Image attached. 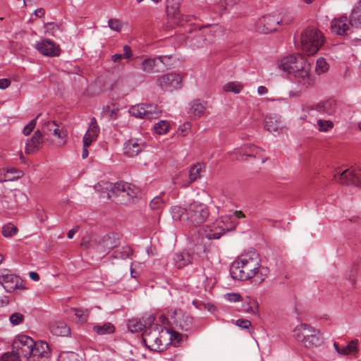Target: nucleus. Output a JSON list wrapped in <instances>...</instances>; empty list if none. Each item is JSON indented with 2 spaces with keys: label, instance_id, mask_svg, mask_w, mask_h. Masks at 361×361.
<instances>
[{
  "label": "nucleus",
  "instance_id": "nucleus-1",
  "mask_svg": "<svg viewBox=\"0 0 361 361\" xmlns=\"http://www.w3.org/2000/svg\"><path fill=\"white\" fill-rule=\"evenodd\" d=\"M231 276L238 280L247 281L255 279V281L262 283L268 274V269L262 266L261 258L255 251H249L241 254L232 263Z\"/></svg>",
  "mask_w": 361,
  "mask_h": 361
},
{
  "label": "nucleus",
  "instance_id": "nucleus-2",
  "mask_svg": "<svg viewBox=\"0 0 361 361\" xmlns=\"http://www.w3.org/2000/svg\"><path fill=\"white\" fill-rule=\"evenodd\" d=\"M279 68L292 75L293 83L300 91L311 87L315 82L310 63L300 54L283 58L279 63Z\"/></svg>",
  "mask_w": 361,
  "mask_h": 361
},
{
  "label": "nucleus",
  "instance_id": "nucleus-3",
  "mask_svg": "<svg viewBox=\"0 0 361 361\" xmlns=\"http://www.w3.org/2000/svg\"><path fill=\"white\" fill-rule=\"evenodd\" d=\"M171 214L174 221H184L188 224L197 226L207 220L209 211L206 204L193 200L186 207L179 205L171 207Z\"/></svg>",
  "mask_w": 361,
  "mask_h": 361
},
{
  "label": "nucleus",
  "instance_id": "nucleus-4",
  "mask_svg": "<svg viewBox=\"0 0 361 361\" xmlns=\"http://www.w3.org/2000/svg\"><path fill=\"white\" fill-rule=\"evenodd\" d=\"M180 334L156 325L152 329H146L142 333V341L151 350L161 352L172 341L179 340Z\"/></svg>",
  "mask_w": 361,
  "mask_h": 361
},
{
  "label": "nucleus",
  "instance_id": "nucleus-5",
  "mask_svg": "<svg viewBox=\"0 0 361 361\" xmlns=\"http://www.w3.org/2000/svg\"><path fill=\"white\" fill-rule=\"evenodd\" d=\"M102 186V189L109 191L107 193L108 198L121 204L130 202L140 192V189L135 185L124 182H117L114 184L102 182L95 185L94 188L99 190Z\"/></svg>",
  "mask_w": 361,
  "mask_h": 361
},
{
  "label": "nucleus",
  "instance_id": "nucleus-6",
  "mask_svg": "<svg viewBox=\"0 0 361 361\" xmlns=\"http://www.w3.org/2000/svg\"><path fill=\"white\" fill-rule=\"evenodd\" d=\"M300 39L302 50L307 56L315 54L324 42L322 32L314 27L305 30Z\"/></svg>",
  "mask_w": 361,
  "mask_h": 361
},
{
  "label": "nucleus",
  "instance_id": "nucleus-7",
  "mask_svg": "<svg viewBox=\"0 0 361 361\" xmlns=\"http://www.w3.org/2000/svg\"><path fill=\"white\" fill-rule=\"evenodd\" d=\"M295 339L307 348H314L322 345L323 338L320 331L305 324L298 325L293 330Z\"/></svg>",
  "mask_w": 361,
  "mask_h": 361
},
{
  "label": "nucleus",
  "instance_id": "nucleus-8",
  "mask_svg": "<svg viewBox=\"0 0 361 361\" xmlns=\"http://www.w3.org/2000/svg\"><path fill=\"white\" fill-rule=\"evenodd\" d=\"M236 223L231 220L229 216H224L216 219L212 225L204 228V234L209 240L219 239L226 231L235 228Z\"/></svg>",
  "mask_w": 361,
  "mask_h": 361
},
{
  "label": "nucleus",
  "instance_id": "nucleus-9",
  "mask_svg": "<svg viewBox=\"0 0 361 361\" xmlns=\"http://www.w3.org/2000/svg\"><path fill=\"white\" fill-rule=\"evenodd\" d=\"M337 109V104L334 99H327L317 103L313 106H308L303 108L304 113L302 118L317 116L327 117L334 116Z\"/></svg>",
  "mask_w": 361,
  "mask_h": 361
},
{
  "label": "nucleus",
  "instance_id": "nucleus-10",
  "mask_svg": "<svg viewBox=\"0 0 361 361\" xmlns=\"http://www.w3.org/2000/svg\"><path fill=\"white\" fill-rule=\"evenodd\" d=\"M37 343L28 336L20 335L14 340L12 347L21 357L26 360Z\"/></svg>",
  "mask_w": 361,
  "mask_h": 361
},
{
  "label": "nucleus",
  "instance_id": "nucleus-11",
  "mask_svg": "<svg viewBox=\"0 0 361 361\" xmlns=\"http://www.w3.org/2000/svg\"><path fill=\"white\" fill-rule=\"evenodd\" d=\"M37 343L28 336L20 335L14 340L12 347L21 357L26 360Z\"/></svg>",
  "mask_w": 361,
  "mask_h": 361
},
{
  "label": "nucleus",
  "instance_id": "nucleus-12",
  "mask_svg": "<svg viewBox=\"0 0 361 361\" xmlns=\"http://www.w3.org/2000/svg\"><path fill=\"white\" fill-rule=\"evenodd\" d=\"M283 23L279 15H267L259 18L255 23V29L260 33L276 31L279 25Z\"/></svg>",
  "mask_w": 361,
  "mask_h": 361
},
{
  "label": "nucleus",
  "instance_id": "nucleus-13",
  "mask_svg": "<svg viewBox=\"0 0 361 361\" xmlns=\"http://www.w3.org/2000/svg\"><path fill=\"white\" fill-rule=\"evenodd\" d=\"M334 179L343 185H358L361 182L360 171L346 169L341 171L338 169L335 171Z\"/></svg>",
  "mask_w": 361,
  "mask_h": 361
},
{
  "label": "nucleus",
  "instance_id": "nucleus-14",
  "mask_svg": "<svg viewBox=\"0 0 361 361\" xmlns=\"http://www.w3.org/2000/svg\"><path fill=\"white\" fill-rule=\"evenodd\" d=\"M157 82L161 90L171 92L180 88L181 78L178 74L171 73L159 76Z\"/></svg>",
  "mask_w": 361,
  "mask_h": 361
},
{
  "label": "nucleus",
  "instance_id": "nucleus-15",
  "mask_svg": "<svg viewBox=\"0 0 361 361\" xmlns=\"http://www.w3.org/2000/svg\"><path fill=\"white\" fill-rule=\"evenodd\" d=\"M34 47L42 54L46 56H58L60 54V47L54 41L43 39L37 42Z\"/></svg>",
  "mask_w": 361,
  "mask_h": 361
},
{
  "label": "nucleus",
  "instance_id": "nucleus-16",
  "mask_svg": "<svg viewBox=\"0 0 361 361\" xmlns=\"http://www.w3.org/2000/svg\"><path fill=\"white\" fill-rule=\"evenodd\" d=\"M170 59V56H159L153 59H145L141 63L142 70L147 73H159L162 71L165 67L164 59Z\"/></svg>",
  "mask_w": 361,
  "mask_h": 361
},
{
  "label": "nucleus",
  "instance_id": "nucleus-17",
  "mask_svg": "<svg viewBox=\"0 0 361 361\" xmlns=\"http://www.w3.org/2000/svg\"><path fill=\"white\" fill-rule=\"evenodd\" d=\"M51 350L49 345L44 341L38 342L25 361H49Z\"/></svg>",
  "mask_w": 361,
  "mask_h": 361
},
{
  "label": "nucleus",
  "instance_id": "nucleus-18",
  "mask_svg": "<svg viewBox=\"0 0 361 361\" xmlns=\"http://www.w3.org/2000/svg\"><path fill=\"white\" fill-rule=\"evenodd\" d=\"M170 318L173 325L183 331H188L192 326V318L180 310H173L170 314Z\"/></svg>",
  "mask_w": 361,
  "mask_h": 361
},
{
  "label": "nucleus",
  "instance_id": "nucleus-19",
  "mask_svg": "<svg viewBox=\"0 0 361 361\" xmlns=\"http://www.w3.org/2000/svg\"><path fill=\"white\" fill-rule=\"evenodd\" d=\"M147 147L145 141L142 138H132L128 140L123 146L125 155L133 157L144 151Z\"/></svg>",
  "mask_w": 361,
  "mask_h": 361
},
{
  "label": "nucleus",
  "instance_id": "nucleus-20",
  "mask_svg": "<svg viewBox=\"0 0 361 361\" xmlns=\"http://www.w3.org/2000/svg\"><path fill=\"white\" fill-rule=\"evenodd\" d=\"M350 25V19L348 20L346 15H342L331 20V30L338 35H347Z\"/></svg>",
  "mask_w": 361,
  "mask_h": 361
},
{
  "label": "nucleus",
  "instance_id": "nucleus-21",
  "mask_svg": "<svg viewBox=\"0 0 361 361\" xmlns=\"http://www.w3.org/2000/svg\"><path fill=\"white\" fill-rule=\"evenodd\" d=\"M20 282V279L9 273L8 271H0V283L6 290V291L11 293L15 290Z\"/></svg>",
  "mask_w": 361,
  "mask_h": 361
},
{
  "label": "nucleus",
  "instance_id": "nucleus-22",
  "mask_svg": "<svg viewBox=\"0 0 361 361\" xmlns=\"http://www.w3.org/2000/svg\"><path fill=\"white\" fill-rule=\"evenodd\" d=\"M264 128L267 130L279 134L284 128V123L281 116L278 114H271L264 119Z\"/></svg>",
  "mask_w": 361,
  "mask_h": 361
},
{
  "label": "nucleus",
  "instance_id": "nucleus-23",
  "mask_svg": "<svg viewBox=\"0 0 361 361\" xmlns=\"http://www.w3.org/2000/svg\"><path fill=\"white\" fill-rule=\"evenodd\" d=\"M43 143L41 130H37L30 139L25 142V152L27 154H34L38 152Z\"/></svg>",
  "mask_w": 361,
  "mask_h": 361
},
{
  "label": "nucleus",
  "instance_id": "nucleus-24",
  "mask_svg": "<svg viewBox=\"0 0 361 361\" xmlns=\"http://www.w3.org/2000/svg\"><path fill=\"white\" fill-rule=\"evenodd\" d=\"M307 119L308 122L314 123L317 129L322 133H328L334 127V122L330 119H326V117L317 116L307 117Z\"/></svg>",
  "mask_w": 361,
  "mask_h": 361
},
{
  "label": "nucleus",
  "instance_id": "nucleus-25",
  "mask_svg": "<svg viewBox=\"0 0 361 361\" xmlns=\"http://www.w3.org/2000/svg\"><path fill=\"white\" fill-rule=\"evenodd\" d=\"M154 320L153 316H149L146 319L144 317L142 319H132L128 322L127 326L131 332H137L142 331L144 328L147 329V326L152 324Z\"/></svg>",
  "mask_w": 361,
  "mask_h": 361
},
{
  "label": "nucleus",
  "instance_id": "nucleus-26",
  "mask_svg": "<svg viewBox=\"0 0 361 361\" xmlns=\"http://www.w3.org/2000/svg\"><path fill=\"white\" fill-rule=\"evenodd\" d=\"M201 31L208 46L214 44L216 38L222 35V30L218 25L206 26Z\"/></svg>",
  "mask_w": 361,
  "mask_h": 361
},
{
  "label": "nucleus",
  "instance_id": "nucleus-27",
  "mask_svg": "<svg viewBox=\"0 0 361 361\" xmlns=\"http://www.w3.org/2000/svg\"><path fill=\"white\" fill-rule=\"evenodd\" d=\"M42 130L47 135H53L59 139H63L66 135L62 128L54 121H46L43 123Z\"/></svg>",
  "mask_w": 361,
  "mask_h": 361
},
{
  "label": "nucleus",
  "instance_id": "nucleus-28",
  "mask_svg": "<svg viewBox=\"0 0 361 361\" xmlns=\"http://www.w3.org/2000/svg\"><path fill=\"white\" fill-rule=\"evenodd\" d=\"M192 261L193 255L185 250L177 252L173 256V263L178 269H181L190 264H192Z\"/></svg>",
  "mask_w": 361,
  "mask_h": 361
},
{
  "label": "nucleus",
  "instance_id": "nucleus-29",
  "mask_svg": "<svg viewBox=\"0 0 361 361\" xmlns=\"http://www.w3.org/2000/svg\"><path fill=\"white\" fill-rule=\"evenodd\" d=\"M50 331L57 336H66L70 334V329L63 322H55L50 326Z\"/></svg>",
  "mask_w": 361,
  "mask_h": 361
},
{
  "label": "nucleus",
  "instance_id": "nucleus-30",
  "mask_svg": "<svg viewBox=\"0 0 361 361\" xmlns=\"http://www.w3.org/2000/svg\"><path fill=\"white\" fill-rule=\"evenodd\" d=\"M204 111L205 106L199 99H195L190 103L189 114L191 116L200 118Z\"/></svg>",
  "mask_w": 361,
  "mask_h": 361
},
{
  "label": "nucleus",
  "instance_id": "nucleus-31",
  "mask_svg": "<svg viewBox=\"0 0 361 361\" xmlns=\"http://www.w3.org/2000/svg\"><path fill=\"white\" fill-rule=\"evenodd\" d=\"M68 313L70 315L75 317V321L80 324H85L87 322L90 312L87 310H82L78 308H70L68 310Z\"/></svg>",
  "mask_w": 361,
  "mask_h": 361
},
{
  "label": "nucleus",
  "instance_id": "nucleus-32",
  "mask_svg": "<svg viewBox=\"0 0 361 361\" xmlns=\"http://www.w3.org/2000/svg\"><path fill=\"white\" fill-rule=\"evenodd\" d=\"M93 331L98 335L113 334L115 331L114 326L109 322L103 324H97L93 326Z\"/></svg>",
  "mask_w": 361,
  "mask_h": 361
},
{
  "label": "nucleus",
  "instance_id": "nucleus-33",
  "mask_svg": "<svg viewBox=\"0 0 361 361\" xmlns=\"http://www.w3.org/2000/svg\"><path fill=\"white\" fill-rule=\"evenodd\" d=\"M244 87V85L240 82L231 81L226 82L222 87L224 92L239 94Z\"/></svg>",
  "mask_w": 361,
  "mask_h": 361
},
{
  "label": "nucleus",
  "instance_id": "nucleus-34",
  "mask_svg": "<svg viewBox=\"0 0 361 361\" xmlns=\"http://www.w3.org/2000/svg\"><path fill=\"white\" fill-rule=\"evenodd\" d=\"M145 119H154L157 118L161 114L160 110L157 105L145 104Z\"/></svg>",
  "mask_w": 361,
  "mask_h": 361
},
{
  "label": "nucleus",
  "instance_id": "nucleus-35",
  "mask_svg": "<svg viewBox=\"0 0 361 361\" xmlns=\"http://www.w3.org/2000/svg\"><path fill=\"white\" fill-rule=\"evenodd\" d=\"M350 19L351 25L361 26V0L353 9Z\"/></svg>",
  "mask_w": 361,
  "mask_h": 361
},
{
  "label": "nucleus",
  "instance_id": "nucleus-36",
  "mask_svg": "<svg viewBox=\"0 0 361 361\" xmlns=\"http://www.w3.org/2000/svg\"><path fill=\"white\" fill-rule=\"evenodd\" d=\"M263 150L261 148L252 145H250L245 147L243 153L239 152V156L246 155L247 157L257 158V157L260 156Z\"/></svg>",
  "mask_w": 361,
  "mask_h": 361
},
{
  "label": "nucleus",
  "instance_id": "nucleus-37",
  "mask_svg": "<svg viewBox=\"0 0 361 361\" xmlns=\"http://www.w3.org/2000/svg\"><path fill=\"white\" fill-rule=\"evenodd\" d=\"M133 56L131 47L128 45L123 47V54H115L112 55L111 59L114 63H120L123 59H130Z\"/></svg>",
  "mask_w": 361,
  "mask_h": 361
},
{
  "label": "nucleus",
  "instance_id": "nucleus-38",
  "mask_svg": "<svg viewBox=\"0 0 361 361\" xmlns=\"http://www.w3.org/2000/svg\"><path fill=\"white\" fill-rule=\"evenodd\" d=\"M203 166L201 164L197 163L192 165L189 170V183H192L200 178Z\"/></svg>",
  "mask_w": 361,
  "mask_h": 361
},
{
  "label": "nucleus",
  "instance_id": "nucleus-39",
  "mask_svg": "<svg viewBox=\"0 0 361 361\" xmlns=\"http://www.w3.org/2000/svg\"><path fill=\"white\" fill-rule=\"evenodd\" d=\"M191 46L194 49L203 48L208 46L201 30L197 32L195 35L191 39Z\"/></svg>",
  "mask_w": 361,
  "mask_h": 361
},
{
  "label": "nucleus",
  "instance_id": "nucleus-40",
  "mask_svg": "<svg viewBox=\"0 0 361 361\" xmlns=\"http://www.w3.org/2000/svg\"><path fill=\"white\" fill-rule=\"evenodd\" d=\"M118 244V239L115 235H106L102 240V246L105 247L104 251H109L117 247Z\"/></svg>",
  "mask_w": 361,
  "mask_h": 361
},
{
  "label": "nucleus",
  "instance_id": "nucleus-41",
  "mask_svg": "<svg viewBox=\"0 0 361 361\" xmlns=\"http://www.w3.org/2000/svg\"><path fill=\"white\" fill-rule=\"evenodd\" d=\"M145 104H137L131 106L129 109V113L130 115L140 118L145 119Z\"/></svg>",
  "mask_w": 361,
  "mask_h": 361
},
{
  "label": "nucleus",
  "instance_id": "nucleus-42",
  "mask_svg": "<svg viewBox=\"0 0 361 361\" xmlns=\"http://www.w3.org/2000/svg\"><path fill=\"white\" fill-rule=\"evenodd\" d=\"M329 65L323 57L319 58L316 61L315 72L318 75L323 74L329 71Z\"/></svg>",
  "mask_w": 361,
  "mask_h": 361
},
{
  "label": "nucleus",
  "instance_id": "nucleus-43",
  "mask_svg": "<svg viewBox=\"0 0 361 361\" xmlns=\"http://www.w3.org/2000/svg\"><path fill=\"white\" fill-rule=\"evenodd\" d=\"M133 255V250L129 246L123 247L121 250H116L114 253V258L125 259Z\"/></svg>",
  "mask_w": 361,
  "mask_h": 361
},
{
  "label": "nucleus",
  "instance_id": "nucleus-44",
  "mask_svg": "<svg viewBox=\"0 0 361 361\" xmlns=\"http://www.w3.org/2000/svg\"><path fill=\"white\" fill-rule=\"evenodd\" d=\"M169 126L170 125L168 121L161 120L155 123L154 129L156 133L164 135L169 131Z\"/></svg>",
  "mask_w": 361,
  "mask_h": 361
},
{
  "label": "nucleus",
  "instance_id": "nucleus-45",
  "mask_svg": "<svg viewBox=\"0 0 361 361\" xmlns=\"http://www.w3.org/2000/svg\"><path fill=\"white\" fill-rule=\"evenodd\" d=\"M243 310L247 313L256 314L257 312V302L255 300H246L243 304Z\"/></svg>",
  "mask_w": 361,
  "mask_h": 361
},
{
  "label": "nucleus",
  "instance_id": "nucleus-46",
  "mask_svg": "<svg viewBox=\"0 0 361 361\" xmlns=\"http://www.w3.org/2000/svg\"><path fill=\"white\" fill-rule=\"evenodd\" d=\"M18 228L12 224H8L4 226L2 228V235L6 237H13L17 234Z\"/></svg>",
  "mask_w": 361,
  "mask_h": 361
},
{
  "label": "nucleus",
  "instance_id": "nucleus-47",
  "mask_svg": "<svg viewBox=\"0 0 361 361\" xmlns=\"http://www.w3.org/2000/svg\"><path fill=\"white\" fill-rule=\"evenodd\" d=\"M103 109L108 114L111 119L116 120L118 117L119 109L114 104L107 105Z\"/></svg>",
  "mask_w": 361,
  "mask_h": 361
},
{
  "label": "nucleus",
  "instance_id": "nucleus-48",
  "mask_svg": "<svg viewBox=\"0 0 361 361\" xmlns=\"http://www.w3.org/2000/svg\"><path fill=\"white\" fill-rule=\"evenodd\" d=\"M13 196L17 206L24 205L27 202L28 198L23 192L16 190Z\"/></svg>",
  "mask_w": 361,
  "mask_h": 361
},
{
  "label": "nucleus",
  "instance_id": "nucleus-49",
  "mask_svg": "<svg viewBox=\"0 0 361 361\" xmlns=\"http://www.w3.org/2000/svg\"><path fill=\"white\" fill-rule=\"evenodd\" d=\"M99 131H100V128H99V126L97 123L96 118H92L90 125H89V128L87 130V132L88 133V135L92 134V135H93V136L98 137Z\"/></svg>",
  "mask_w": 361,
  "mask_h": 361
},
{
  "label": "nucleus",
  "instance_id": "nucleus-50",
  "mask_svg": "<svg viewBox=\"0 0 361 361\" xmlns=\"http://www.w3.org/2000/svg\"><path fill=\"white\" fill-rule=\"evenodd\" d=\"M357 350V341H352L348 345L341 348L339 354L341 355H348Z\"/></svg>",
  "mask_w": 361,
  "mask_h": 361
},
{
  "label": "nucleus",
  "instance_id": "nucleus-51",
  "mask_svg": "<svg viewBox=\"0 0 361 361\" xmlns=\"http://www.w3.org/2000/svg\"><path fill=\"white\" fill-rule=\"evenodd\" d=\"M20 356L13 350L11 353H6L1 357V361H21Z\"/></svg>",
  "mask_w": 361,
  "mask_h": 361
},
{
  "label": "nucleus",
  "instance_id": "nucleus-52",
  "mask_svg": "<svg viewBox=\"0 0 361 361\" xmlns=\"http://www.w3.org/2000/svg\"><path fill=\"white\" fill-rule=\"evenodd\" d=\"M40 116V114H38L35 118H33L32 120H31L25 127L23 129V133L25 135V136H27L29 135L31 132L34 130L35 126H36V123H37V118Z\"/></svg>",
  "mask_w": 361,
  "mask_h": 361
},
{
  "label": "nucleus",
  "instance_id": "nucleus-53",
  "mask_svg": "<svg viewBox=\"0 0 361 361\" xmlns=\"http://www.w3.org/2000/svg\"><path fill=\"white\" fill-rule=\"evenodd\" d=\"M23 319H24V316L23 314H21L20 312L13 313L9 317V320H10L11 323L14 326L18 325L20 323H22Z\"/></svg>",
  "mask_w": 361,
  "mask_h": 361
},
{
  "label": "nucleus",
  "instance_id": "nucleus-54",
  "mask_svg": "<svg viewBox=\"0 0 361 361\" xmlns=\"http://www.w3.org/2000/svg\"><path fill=\"white\" fill-rule=\"evenodd\" d=\"M109 27L114 31L120 32L122 28V23L118 19H109L108 21Z\"/></svg>",
  "mask_w": 361,
  "mask_h": 361
},
{
  "label": "nucleus",
  "instance_id": "nucleus-55",
  "mask_svg": "<svg viewBox=\"0 0 361 361\" xmlns=\"http://www.w3.org/2000/svg\"><path fill=\"white\" fill-rule=\"evenodd\" d=\"M239 0H221L219 6L221 11H226L227 8L232 7Z\"/></svg>",
  "mask_w": 361,
  "mask_h": 361
},
{
  "label": "nucleus",
  "instance_id": "nucleus-56",
  "mask_svg": "<svg viewBox=\"0 0 361 361\" xmlns=\"http://www.w3.org/2000/svg\"><path fill=\"white\" fill-rule=\"evenodd\" d=\"M61 361H82L75 353H65L61 355Z\"/></svg>",
  "mask_w": 361,
  "mask_h": 361
},
{
  "label": "nucleus",
  "instance_id": "nucleus-57",
  "mask_svg": "<svg viewBox=\"0 0 361 361\" xmlns=\"http://www.w3.org/2000/svg\"><path fill=\"white\" fill-rule=\"evenodd\" d=\"M45 33L55 35L56 31L59 30V26L54 23H47L44 25Z\"/></svg>",
  "mask_w": 361,
  "mask_h": 361
},
{
  "label": "nucleus",
  "instance_id": "nucleus-58",
  "mask_svg": "<svg viewBox=\"0 0 361 361\" xmlns=\"http://www.w3.org/2000/svg\"><path fill=\"white\" fill-rule=\"evenodd\" d=\"M224 298L231 302H236L240 301L242 297L239 293H229L224 295Z\"/></svg>",
  "mask_w": 361,
  "mask_h": 361
},
{
  "label": "nucleus",
  "instance_id": "nucleus-59",
  "mask_svg": "<svg viewBox=\"0 0 361 361\" xmlns=\"http://www.w3.org/2000/svg\"><path fill=\"white\" fill-rule=\"evenodd\" d=\"M191 129V124L189 122H185L183 125L180 126V127L178 129V134L181 135L182 136L187 135Z\"/></svg>",
  "mask_w": 361,
  "mask_h": 361
},
{
  "label": "nucleus",
  "instance_id": "nucleus-60",
  "mask_svg": "<svg viewBox=\"0 0 361 361\" xmlns=\"http://www.w3.org/2000/svg\"><path fill=\"white\" fill-rule=\"evenodd\" d=\"M164 204V201L160 197H155L153 200H151L149 203V206L152 209H157Z\"/></svg>",
  "mask_w": 361,
  "mask_h": 361
},
{
  "label": "nucleus",
  "instance_id": "nucleus-61",
  "mask_svg": "<svg viewBox=\"0 0 361 361\" xmlns=\"http://www.w3.org/2000/svg\"><path fill=\"white\" fill-rule=\"evenodd\" d=\"M97 138V136H93L92 134L88 135V133L86 132L82 139L83 144L85 146H90Z\"/></svg>",
  "mask_w": 361,
  "mask_h": 361
},
{
  "label": "nucleus",
  "instance_id": "nucleus-62",
  "mask_svg": "<svg viewBox=\"0 0 361 361\" xmlns=\"http://www.w3.org/2000/svg\"><path fill=\"white\" fill-rule=\"evenodd\" d=\"M235 324L240 328L247 329L251 326V322L248 319H238L235 321Z\"/></svg>",
  "mask_w": 361,
  "mask_h": 361
},
{
  "label": "nucleus",
  "instance_id": "nucleus-63",
  "mask_svg": "<svg viewBox=\"0 0 361 361\" xmlns=\"http://www.w3.org/2000/svg\"><path fill=\"white\" fill-rule=\"evenodd\" d=\"M11 85V81L7 78L0 79V89L5 90Z\"/></svg>",
  "mask_w": 361,
  "mask_h": 361
},
{
  "label": "nucleus",
  "instance_id": "nucleus-64",
  "mask_svg": "<svg viewBox=\"0 0 361 361\" xmlns=\"http://www.w3.org/2000/svg\"><path fill=\"white\" fill-rule=\"evenodd\" d=\"M159 319L164 324H165L166 323H169L170 324L173 325L172 320L170 319V321H169V318L166 316H165L164 314L160 315Z\"/></svg>",
  "mask_w": 361,
  "mask_h": 361
}]
</instances>
